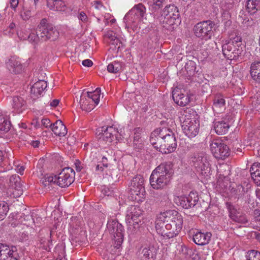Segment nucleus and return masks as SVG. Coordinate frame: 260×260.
<instances>
[{
    "label": "nucleus",
    "instance_id": "nucleus-1",
    "mask_svg": "<svg viewBox=\"0 0 260 260\" xmlns=\"http://www.w3.org/2000/svg\"><path fill=\"white\" fill-rule=\"evenodd\" d=\"M183 219L175 210H168L161 213L155 221L157 232L168 239L173 238L181 231Z\"/></svg>",
    "mask_w": 260,
    "mask_h": 260
},
{
    "label": "nucleus",
    "instance_id": "nucleus-2",
    "mask_svg": "<svg viewBox=\"0 0 260 260\" xmlns=\"http://www.w3.org/2000/svg\"><path fill=\"white\" fill-rule=\"evenodd\" d=\"M172 166L171 162L162 163L152 171L150 183L153 188L158 189L168 184L173 173Z\"/></svg>",
    "mask_w": 260,
    "mask_h": 260
},
{
    "label": "nucleus",
    "instance_id": "nucleus-3",
    "mask_svg": "<svg viewBox=\"0 0 260 260\" xmlns=\"http://www.w3.org/2000/svg\"><path fill=\"white\" fill-rule=\"evenodd\" d=\"M176 125L174 121L170 120L167 122V127L163 126L162 133L160 134L161 144L160 145L159 152L162 153L168 154L175 151L177 146V143L173 129Z\"/></svg>",
    "mask_w": 260,
    "mask_h": 260
},
{
    "label": "nucleus",
    "instance_id": "nucleus-4",
    "mask_svg": "<svg viewBox=\"0 0 260 260\" xmlns=\"http://www.w3.org/2000/svg\"><path fill=\"white\" fill-rule=\"evenodd\" d=\"M242 38L239 36L231 37L230 40L222 46L223 54L230 60H238L243 52Z\"/></svg>",
    "mask_w": 260,
    "mask_h": 260
},
{
    "label": "nucleus",
    "instance_id": "nucleus-5",
    "mask_svg": "<svg viewBox=\"0 0 260 260\" xmlns=\"http://www.w3.org/2000/svg\"><path fill=\"white\" fill-rule=\"evenodd\" d=\"M144 179L141 175L135 176L129 185L131 199L137 202L143 201L146 194L144 187Z\"/></svg>",
    "mask_w": 260,
    "mask_h": 260
},
{
    "label": "nucleus",
    "instance_id": "nucleus-6",
    "mask_svg": "<svg viewBox=\"0 0 260 260\" xmlns=\"http://www.w3.org/2000/svg\"><path fill=\"white\" fill-rule=\"evenodd\" d=\"M107 230L114 241L115 247L120 246L124 238V230L123 225L117 220L110 219L108 221Z\"/></svg>",
    "mask_w": 260,
    "mask_h": 260
},
{
    "label": "nucleus",
    "instance_id": "nucleus-7",
    "mask_svg": "<svg viewBox=\"0 0 260 260\" xmlns=\"http://www.w3.org/2000/svg\"><path fill=\"white\" fill-rule=\"evenodd\" d=\"M47 19H42L38 26V32L42 41H54L59 36V32L52 25L47 23Z\"/></svg>",
    "mask_w": 260,
    "mask_h": 260
},
{
    "label": "nucleus",
    "instance_id": "nucleus-8",
    "mask_svg": "<svg viewBox=\"0 0 260 260\" xmlns=\"http://www.w3.org/2000/svg\"><path fill=\"white\" fill-rule=\"evenodd\" d=\"M210 146L212 153L217 159H224L230 155L229 147L221 140H213Z\"/></svg>",
    "mask_w": 260,
    "mask_h": 260
},
{
    "label": "nucleus",
    "instance_id": "nucleus-9",
    "mask_svg": "<svg viewBox=\"0 0 260 260\" xmlns=\"http://www.w3.org/2000/svg\"><path fill=\"white\" fill-rule=\"evenodd\" d=\"M118 133L117 129L113 126H103L98 131L96 135L100 142L109 145L117 139Z\"/></svg>",
    "mask_w": 260,
    "mask_h": 260
},
{
    "label": "nucleus",
    "instance_id": "nucleus-10",
    "mask_svg": "<svg viewBox=\"0 0 260 260\" xmlns=\"http://www.w3.org/2000/svg\"><path fill=\"white\" fill-rule=\"evenodd\" d=\"M142 211L140 208L136 206H132L128 208L126 220L129 223V226H133L135 230L139 228L141 223Z\"/></svg>",
    "mask_w": 260,
    "mask_h": 260
},
{
    "label": "nucleus",
    "instance_id": "nucleus-11",
    "mask_svg": "<svg viewBox=\"0 0 260 260\" xmlns=\"http://www.w3.org/2000/svg\"><path fill=\"white\" fill-rule=\"evenodd\" d=\"M214 24L211 21H206L197 23L194 27L195 35L206 40L210 39L212 36Z\"/></svg>",
    "mask_w": 260,
    "mask_h": 260
},
{
    "label": "nucleus",
    "instance_id": "nucleus-12",
    "mask_svg": "<svg viewBox=\"0 0 260 260\" xmlns=\"http://www.w3.org/2000/svg\"><path fill=\"white\" fill-rule=\"evenodd\" d=\"M75 171L71 168H64L61 172L56 176V184L61 187L70 185L74 181Z\"/></svg>",
    "mask_w": 260,
    "mask_h": 260
},
{
    "label": "nucleus",
    "instance_id": "nucleus-13",
    "mask_svg": "<svg viewBox=\"0 0 260 260\" xmlns=\"http://www.w3.org/2000/svg\"><path fill=\"white\" fill-rule=\"evenodd\" d=\"M192 162L197 170L202 173H203V171L206 173V171H208L210 169V163L208 156L205 152H202L194 155L192 158Z\"/></svg>",
    "mask_w": 260,
    "mask_h": 260
},
{
    "label": "nucleus",
    "instance_id": "nucleus-14",
    "mask_svg": "<svg viewBox=\"0 0 260 260\" xmlns=\"http://www.w3.org/2000/svg\"><path fill=\"white\" fill-rule=\"evenodd\" d=\"M18 256L16 246L0 243V260H18Z\"/></svg>",
    "mask_w": 260,
    "mask_h": 260
},
{
    "label": "nucleus",
    "instance_id": "nucleus-15",
    "mask_svg": "<svg viewBox=\"0 0 260 260\" xmlns=\"http://www.w3.org/2000/svg\"><path fill=\"white\" fill-rule=\"evenodd\" d=\"M183 133L188 138L194 137L199 133V123L195 120L184 121L182 125Z\"/></svg>",
    "mask_w": 260,
    "mask_h": 260
},
{
    "label": "nucleus",
    "instance_id": "nucleus-16",
    "mask_svg": "<svg viewBox=\"0 0 260 260\" xmlns=\"http://www.w3.org/2000/svg\"><path fill=\"white\" fill-rule=\"evenodd\" d=\"M213 124L214 129L216 133L219 135L225 134L230 126L229 118L227 117L220 119H215Z\"/></svg>",
    "mask_w": 260,
    "mask_h": 260
},
{
    "label": "nucleus",
    "instance_id": "nucleus-17",
    "mask_svg": "<svg viewBox=\"0 0 260 260\" xmlns=\"http://www.w3.org/2000/svg\"><path fill=\"white\" fill-rule=\"evenodd\" d=\"M11 103L12 112L15 113H21L26 107V101L20 96H14Z\"/></svg>",
    "mask_w": 260,
    "mask_h": 260
},
{
    "label": "nucleus",
    "instance_id": "nucleus-18",
    "mask_svg": "<svg viewBox=\"0 0 260 260\" xmlns=\"http://www.w3.org/2000/svg\"><path fill=\"white\" fill-rule=\"evenodd\" d=\"M191 194L190 193L188 196L176 197L174 198V202L178 205L185 209L193 207L196 204L197 200L196 199L193 200Z\"/></svg>",
    "mask_w": 260,
    "mask_h": 260
},
{
    "label": "nucleus",
    "instance_id": "nucleus-19",
    "mask_svg": "<svg viewBox=\"0 0 260 260\" xmlns=\"http://www.w3.org/2000/svg\"><path fill=\"white\" fill-rule=\"evenodd\" d=\"M7 68L14 74H19L22 71V65L18 57L12 56L6 61Z\"/></svg>",
    "mask_w": 260,
    "mask_h": 260
},
{
    "label": "nucleus",
    "instance_id": "nucleus-20",
    "mask_svg": "<svg viewBox=\"0 0 260 260\" xmlns=\"http://www.w3.org/2000/svg\"><path fill=\"white\" fill-rule=\"evenodd\" d=\"M172 98L174 101L180 106H185L190 102L189 95L181 93L178 89H175L172 91Z\"/></svg>",
    "mask_w": 260,
    "mask_h": 260
},
{
    "label": "nucleus",
    "instance_id": "nucleus-21",
    "mask_svg": "<svg viewBox=\"0 0 260 260\" xmlns=\"http://www.w3.org/2000/svg\"><path fill=\"white\" fill-rule=\"evenodd\" d=\"M210 232L202 233L197 231L193 234V241L197 245H205L209 243L211 237Z\"/></svg>",
    "mask_w": 260,
    "mask_h": 260
},
{
    "label": "nucleus",
    "instance_id": "nucleus-22",
    "mask_svg": "<svg viewBox=\"0 0 260 260\" xmlns=\"http://www.w3.org/2000/svg\"><path fill=\"white\" fill-rule=\"evenodd\" d=\"M145 12V7L142 4L140 3L135 5L125 16L124 19L125 20L129 19L132 15H134L135 16L134 19L136 20L143 17Z\"/></svg>",
    "mask_w": 260,
    "mask_h": 260
},
{
    "label": "nucleus",
    "instance_id": "nucleus-23",
    "mask_svg": "<svg viewBox=\"0 0 260 260\" xmlns=\"http://www.w3.org/2000/svg\"><path fill=\"white\" fill-rule=\"evenodd\" d=\"M47 87V82L44 80H40L36 82L31 87L30 93L32 98H37Z\"/></svg>",
    "mask_w": 260,
    "mask_h": 260
},
{
    "label": "nucleus",
    "instance_id": "nucleus-24",
    "mask_svg": "<svg viewBox=\"0 0 260 260\" xmlns=\"http://www.w3.org/2000/svg\"><path fill=\"white\" fill-rule=\"evenodd\" d=\"M162 130L163 126L156 129L151 133L150 137L151 144L158 151H159V146L161 144V141L160 139L162 138L160 137V134L162 133Z\"/></svg>",
    "mask_w": 260,
    "mask_h": 260
},
{
    "label": "nucleus",
    "instance_id": "nucleus-25",
    "mask_svg": "<svg viewBox=\"0 0 260 260\" xmlns=\"http://www.w3.org/2000/svg\"><path fill=\"white\" fill-rule=\"evenodd\" d=\"M156 250L154 246L149 245L142 249L139 255L143 260H150L155 258Z\"/></svg>",
    "mask_w": 260,
    "mask_h": 260
},
{
    "label": "nucleus",
    "instance_id": "nucleus-26",
    "mask_svg": "<svg viewBox=\"0 0 260 260\" xmlns=\"http://www.w3.org/2000/svg\"><path fill=\"white\" fill-rule=\"evenodd\" d=\"M164 17L161 19V24L162 26L167 30H172L174 29V26L176 24V21L179 18H177V15L171 17L170 15H164Z\"/></svg>",
    "mask_w": 260,
    "mask_h": 260
},
{
    "label": "nucleus",
    "instance_id": "nucleus-27",
    "mask_svg": "<svg viewBox=\"0 0 260 260\" xmlns=\"http://www.w3.org/2000/svg\"><path fill=\"white\" fill-rule=\"evenodd\" d=\"M51 129L55 135L59 137L64 136L67 133L66 126L59 120L52 124Z\"/></svg>",
    "mask_w": 260,
    "mask_h": 260
},
{
    "label": "nucleus",
    "instance_id": "nucleus-28",
    "mask_svg": "<svg viewBox=\"0 0 260 260\" xmlns=\"http://www.w3.org/2000/svg\"><path fill=\"white\" fill-rule=\"evenodd\" d=\"M225 100L223 95H216L213 100L212 108L215 112L220 113L225 109Z\"/></svg>",
    "mask_w": 260,
    "mask_h": 260
},
{
    "label": "nucleus",
    "instance_id": "nucleus-29",
    "mask_svg": "<svg viewBox=\"0 0 260 260\" xmlns=\"http://www.w3.org/2000/svg\"><path fill=\"white\" fill-rule=\"evenodd\" d=\"M79 104L82 110L85 111H90L94 108L93 104L88 100V96L83 93L80 96Z\"/></svg>",
    "mask_w": 260,
    "mask_h": 260
},
{
    "label": "nucleus",
    "instance_id": "nucleus-30",
    "mask_svg": "<svg viewBox=\"0 0 260 260\" xmlns=\"http://www.w3.org/2000/svg\"><path fill=\"white\" fill-rule=\"evenodd\" d=\"M47 6L51 10L63 11L65 4L62 0H47Z\"/></svg>",
    "mask_w": 260,
    "mask_h": 260
},
{
    "label": "nucleus",
    "instance_id": "nucleus-31",
    "mask_svg": "<svg viewBox=\"0 0 260 260\" xmlns=\"http://www.w3.org/2000/svg\"><path fill=\"white\" fill-rule=\"evenodd\" d=\"M9 186L22 193L23 189L20 183V178L17 175H12L9 179Z\"/></svg>",
    "mask_w": 260,
    "mask_h": 260
},
{
    "label": "nucleus",
    "instance_id": "nucleus-32",
    "mask_svg": "<svg viewBox=\"0 0 260 260\" xmlns=\"http://www.w3.org/2000/svg\"><path fill=\"white\" fill-rule=\"evenodd\" d=\"M260 8V0H247L246 10L250 15L254 14Z\"/></svg>",
    "mask_w": 260,
    "mask_h": 260
},
{
    "label": "nucleus",
    "instance_id": "nucleus-33",
    "mask_svg": "<svg viewBox=\"0 0 260 260\" xmlns=\"http://www.w3.org/2000/svg\"><path fill=\"white\" fill-rule=\"evenodd\" d=\"M250 75L252 78L256 82H260V61L251 64Z\"/></svg>",
    "mask_w": 260,
    "mask_h": 260
},
{
    "label": "nucleus",
    "instance_id": "nucleus-34",
    "mask_svg": "<svg viewBox=\"0 0 260 260\" xmlns=\"http://www.w3.org/2000/svg\"><path fill=\"white\" fill-rule=\"evenodd\" d=\"M250 174L254 183L259 181L260 163H254L250 168Z\"/></svg>",
    "mask_w": 260,
    "mask_h": 260
},
{
    "label": "nucleus",
    "instance_id": "nucleus-35",
    "mask_svg": "<svg viewBox=\"0 0 260 260\" xmlns=\"http://www.w3.org/2000/svg\"><path fill=\"white\" fill-rule=\"evenodd\" d=\"M100 92L101 89L100 88H97L93 92H87V96L88 100L90 101L93 104L94 103V105L93 107H94L96 105H97L100 101Z\"/></svg>",
    "mask_w": 260,
    "mask_h": 260
},
{
    "label": "nucleus",
    "instance_id": "nucleus-36",
    "mask_svg": "<svg viewBox=\"0 0 260 260\" xmlns=\"http://www.w3.org/2000/svg\"><path fill=\"white\" fill-rule=\"evenodd\" d=\"M175 15H177V18H179V11L174 5H167L163 9L162 15H170L172 17Z\"/></svg>",
    "mask_w": 260,
    "mask_h": 260
},
{
    "label": "nucleus",
    "instance_id": "nucleus-37",
    "mask_svg": "<svg viewBox=\"0 0 260 260\" xmlns=\"http://www.w3.org/2000/svg\"><path fill=\"white\" fill-rule=\"evenodd\" d=\"M168 0H152L149 3V9L153 12H155L162 8Z\"/></svg>",
    "mask_w": 260,
    "mask_h": 260
},
{
    "label": "nucleus",
    "instance_id": "nucleus-38",
    "mask_svg": "<svg viewBox=\"0 0 260 260\" xmlns=\"http://www.w3.org/2000/svg\"><path fill=\"white\" fill-rule=\"evenodd\" d=\"M222 21L226 27H229L231 25L232 21L231 20V15L230 11H227L226 6H222Z\"/></svg>",
    "mask_w": 260,
    "mask_h": 260
},
{
    "label": "nucleus",
    "instance_id": "nucleus-39",
    "mask_svg": "<svg viewBox=\"0 0 260 260\" xmlns=\"http://www.w3.org/2000/svg\"><path fill=\"white\" fill-rule=\"evenodd\" d=\"M122 64L119 61H114L107 66V71L109 73H117L122 70Z\"/></svg>",
    "mask_w": 260,
    "mask_h": 260
},
{
    "label": "nucleus",
    "instance_id": "nucleus-40",
    "mask_svg": "<svg viewBox=\"0 0 260 260\" xmlns=\"http://www.w3.org/2000/svg\"><path fill=\"white\" fill-rule=\"evenodd\" d=\"M226 206L229 211L230 217L232 220L240 213V209L234 206L231 203L227 202Z\"/></svg>",
    "mask_w": 260,
    "mask_h": 260
},
{
    "label": "nucleus",
    "instance_id": "nucleus-41",
    "mask_svg": "<svg viewBox=\"0 0 260 260\" xmlns=\"http://www.w3.org/2000/svg\"><path fill=\"white\" fill-rule=\"evenodd\" d=\"M11 127V123L3 115H0V131L8 132Z\"/></svg>",
    "mask_w": 260,
    "mask_h": 260
},
{
    "label": "nucleus",
    "instance_id": "nucleus-42",
    "mask_svg": "<svg viewBox=\"0 0 260 260\" xmlns=\"http://www.w3.org/2000/svg\"><path fill=\"white\" fill-rule=\"evenodd\" d=\"M9 208L8 203L5 201L0 202V220H3L6 216Z\"/></svg>",
    "mask_w": 260,
    "mask_h": 260
},
{
    "label": "nucleus",
    "instance_id": "nucleus-43",
    "mask_svg": "<svg viewBox=\"0 0 260 260\" xmlns=\"http://www.w3.org/2000/svg\"><path fill=\"white\" fill-rule=\"evenodd\" d=\"M55 178L56 176H54L52 175L46 174L43 177L41 181L44 186H46L51 183L56 184Z\"/></svg>",
    "mask_w": 260,
    "mask_h": 260
},
{
    "label": "nucleus",
    "instance_id": "nucleus-44",
    "mask_svg": "<svg viewBox=\"0 0 260 260\" xmlns=\"http://www.w3.org/2000/svg\"><path fill=\"white\" fill-rule=\"evenodd\" d=\"M248 260H260V252L255 250H249L246 255Z\"/></svg>",
    "mask_w": 260,
    "mask_h": 260
},
{
    "label": "nucleus",
    "instance_id": "nucleus-45",
    "mask_svg": "<svg viewBox=\"0 0 260 260\" xmlns=\"http://www.w3.org/2000/svg\"><path fill=\"white\" fill-rule=\"evenodd\" d=\"M40 40H41V38L40 37L39 32L37 34L35 31L32 32L31 30L30 35H29L27 40L30 43L35 45L39 43Z\"/></svg>",
    "mask_w": 260,
    "mask_h": 260
},
{
    "label": "nucleus",
    "instance_id": "nucleus-46",
    "mask_svg": "<svg viewBox=\"0 0 260 260\" xmlns=\"http://www.w3.org/2000/svg\"><path fill=\"white\" fill-rule=\"evenodd\" d=\"M33 10V7L31 8V9H28L26 8V6L23 7V9L20 12V15L22 18L24 20H28L31 16V10Z\"/></svg>",
    "mask_w": 260,
    "mask_h": 260
},
{
    "label": "nucleus",
    "instance_id": "nucleus-47",
    "mask_svg": "<svg viewBox=\"0 0 260 260\" xmlns=\"http://www.w3.org/2000/svg\"><path fill=\"white\" fill-rule=\"evenodd\" d=\"M31 30L29 28H26L24 27V28L21 29L19 31H18V36L19 38L23 40H27L29 35H30V32Z\"/></svg>",
    "mask_w": 260,
    "mask_h": 260
},
{
    "label": "nucleus",
    "instance_id": "nucleus-48",
    "mask_svg": "<svg viewBox=\"0 0 260 260\" xmlns=\"http://www.w3.org/2000/svg\"><path fill=\"white\" fill-rule=\"evenodd\" d=\"M241 23L243 27L246 28L252 27L255 24L254 20L252 18H243L242 17Z\"/></svg>",
    "mask_w": 260,
    "mask_h": 260
},
{
    "label": "nucleus",
    "instance_id": "nucleus-49",
    "mask_svg": "<svg viewBox=\"0 0 260 260\" xmlns=\"http://www.w3.org/2000/svg\"><path fill=\"white\" fill-rule=\"evenodd\" d=\"M233 220L241 224H245L248 222V219L245 214L241 212Z\"/></svg>",
    "mask_w": 260,
    "mask_h": 260
},
{
    "label": "nucleus",
    "instance_id": "nucleus-50",
    "mask_svg": "<svg viewBox=\"0 0 260 260\" xmlns=\"http://www.w3.org/2000/svg\"><path fill=\"white\" fill-rule=\"evenodd\" d=\"M105 37L109 39V43L110 45H111L112 42H114L117 37L116 33L113 31H107L105 35Z\"/></svg>",
    "mask_w": 260,
    "mask_h": 260
},
{
    "label": "nucleus",
    "instance_id": "nucleus-51",
    "mask_svg": "<svg viewBox=\"0 0 260 260\" xmlns=\"http://www.w3.org/2000/svg\"><path fill=\"white\" fill-rule=\"evenodd\" d=\"M40 243L46 250L50 249V246L52 245L51 240L46 239V238H41Z\"/></svg>",
    "mask_w": 260,
    "mask_h": 260
},
{
    "label": "nucleus",
    "instance_id": "nucleus-52",
    "mask_svg": "<svg viewBox=\"0 0 260 260\" xmlns=\"http://www.w3.org/2000/svg\"><path fill=\"white\" fill-rule=\"evenodd\" d=\"M110 45H113L115 48L117 47L118 51L124 46L122 42L118 37H117L114 42H112Z\"/></svg>",
    "mask_w": 260,
    "mask_h": 260
},
{
    "label": "nucleus",
    "instance_id": "nucleus-53",
    "mask_svg": "<svg viewBox=\"0 0 260 260\" xmlns=\"http://www.w3.org/2000/svg\"><path fill=\"white\" fill-rule=\"evenodd\" d=\"M111 155H109L108 156L105 155H103L102 159V165L104 167L107 168L108 166V161L109 159H111Z\"/></svg>",
    "mask_w": 260,
    "mask_h": 260
},
{
    "label": "nucleus",
    "instance_id": "nucleus-54",
    "mask_svg": "<svg viewBox=\"0 0 260 260\" xmlns=\"http://www.w3.org/2000/svg\"><path fill=\"white\" fill-rule=\"evenodd\" d=\"M78 17L79 19L82 21L83 22H86L87 21V16L84 12H81L79 13Z\"/></svg>",
    "mask_w": 260,
    "mask_h": 260
},
{
    "label": "nucleus",
    "instance_id": "nucleus-55",
    "mask_svg": "<svg viewBox=\"0 0 260 260\" xmlns=\"http://www.w3.org/2000/svg\"><path fill=\"white\" fill-rule=\"evenodd\" d=\"M42 125L45 127H50L52 128V124H50V120L48 118H44L41 120Z\"/></svg>",
    "mask_w": 260,
    "mask_h": 260
},
{
    "label": "nucleus",
    "instance_id": "nucleus-56",
    "mask_svg": "<svg viewBox=\"0 0 260 260\" xmlns=\"http://www.w3.org/2000/svg\"><path fill=\"white\" fill-rule=\"evenodd\" d=\"M253 216L256 222L260 223V210H255L253 213Z\"/></svg>",
    "mask_w": 260,
    "mask_h": 260
},
{
    "label": "nucleus",
    "instance_id": "nucleus-57",
    "mask_svg": "<svg viewBox=\"0 0 260 260\" xmlns=\"http://www.w3.org/2000/svg\"><path fill=\"white\" fill-rule=\"evenodd\" d=\"M92 6L96 9L101 10L103 6L102 3L99 1H94L92 4Z\"/></svg>",
    "mask_w": 260,
    "mask_h": 260
},
{
    "label": "nucleus",
    "instance_id": "nucleus-58",
    "mask_svg": "<svg viewBox=\"0 0 260 260\" xmlns=\"http://www.w3.org/2000/svg\"><path fill=\"white\" fill-rule=\"evenodd\" d=\"M82 64L84 67H90L93 65V62L91 60L87 59L83 60Z\"/></svg>",
    "mask_w": 260,
    "mask_h": 260
},
{
    "label": "nucleus",
    "instance_id": "nucleus-59",
    "mask_svg": "<svg viewBox=\"0 0 260 260\" xmlns=\"http://www.w3.org/2000/svg\"><path fill=\"white\" fill-rule=\"evenodd\" d=\"M19 4V0H10V4L11 7L13 9H15Z\"/></svg>",
    "mask_w": 260,
    "mask_h": 260
},
{
    "label": "nucleus",
    "instance_id": "nucleus-60",
    "mask_svg": "<svg viewBox=\"0 0 260 260\" xmlns=\"http://www.w3.org/2000/svg\"><path fill=\"white\" fill-rule=\"evenodd\" d=\"M59 102V101L58 100L54 99L50 102L49 105L51 107L55 108L58 105Z\"/></svg>",
    "mask_w": 260,
    "mask_h": 260
},
{
    "label": "nucleus",
    "instance_id": "nucleus-61",
    "mask_svg": "<svg viewBox=\"0 0 260 260\" xmlns=\"http://www.w3.org/2000/svg\"><path fill=\"white\" fill-rule=\"evenodd\" d=\"M31 145L35 148L38 147L40 144V142L39 141H32L31 142Z\"/></svg>",
    "mask_w": 260,
    "mask_h": 260
},
{
    "label": "nucleus",
    "instance_id": "nucleus-62",
    "mask_svg": "<svg viewBox=\"0 0 260 260\" xmlns=\"http://www.w3.org/2000/svg\"><path fill=\"white\" fill-rule=\"evenodd\" d=\"M226 6V7L227 8V11H230V10L231 9H232L233 8V4H231V3H230V4H223L222 5V6H221V8H222V6Z\"/></svg>",
    "mask_w": 260,
    "mask_h": 260
},
{
    "label": "nucleus",
    "instance_id": "nucleus-63",
    "mask_svg": "<svg viewBox=\"0 0 260 260\" xmlns=\"http://www.w3.org/2000/svg\"><path fill=\"white\" fill-rule=\"evenodd\" d=\"M104 168L103 165L101 166L100 165H98L96 166L95 170L103 171Z\"/></svg>",
    "mask_w": 260,
    "mask_h": 260
},
{
    "label": "nucleus",
    "instance_id": "nucleus-64",
    "mask_svg": "<svg viewBox=\"0 0 260 260\" xmlns=\"http://www.w3.org/2000/svg\"><path fill=\"white\" fill-rule=\"evenodd\" d=\"M254 237H255V238L257 241H258L259 242H260V233H257V232H254Z\"/></svg>",
    "mask_w": 260,
    "mask_h": 260
}]
</instances>
